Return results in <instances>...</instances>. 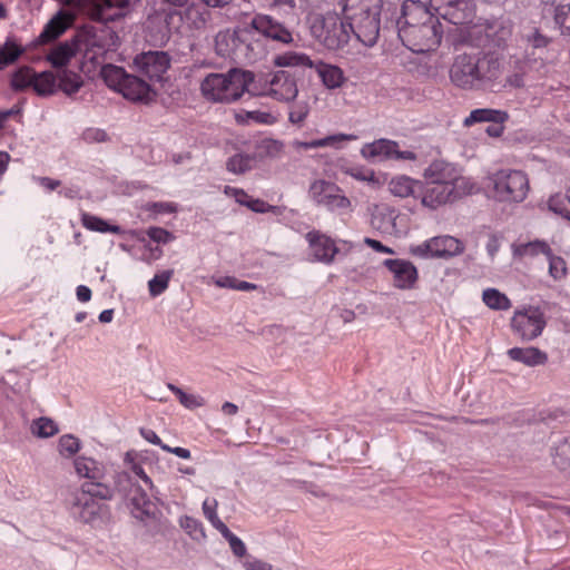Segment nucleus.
Listing matches in <instances>:
<instances>
[{"label": "nucleus", "instance_id": "41", "mask_svg": "<svg viewBox=\"0 0 570 570\" xmlns=\"http://www.w3.org/2000/svg\"><path fill=\"white\" fill-rule=\"evenodd\" d=\"M255 161V156L236 154L227 160L226 167L228 171L239 175L250 170L254 167Z\"/></svg>", "mask_w": 570, "mask_h": 570}, {"label": "nucleus", "instance_id": "30", "mask_svg": "<svg viewBox=\"0 0 570 570\" xmlns=\"http://www.w3.org/2000/svg\"><path fill=\"white\" fill-rule=\"evenodd\" d=\"M511 326L520 338L532 340L534 337V312L531 308L515 312Z\"/></svg>", "mask_w": 570, "mask_h": 570}, {"label": "nucleus", "instance_id": "54", "mask_svg": "<svg viewBox=\"0 0 570 570\" xmlns=\"http://www.w3.org/2000/svg\"><path fill=\"white\" fill-rule=\"evenodd\" d=\"M21 50L13 43L7 42L4 47L0 46V66H6L16 61Z\"/></svg>", "mask_w": 570, "mask_h": 570}, {"label": "nucleus", "instance_id": "27", "mask_svg": "<svg viewBox=\"0 0 570 570\" xmlns=\"http://www.w3.org/2000/svg\"><path fill=\"white\" fill-rule=\"evenodd\" d=\"M396 210L387 205H374L371 209V225L374 229L392 234L395 232Z\"/></svg>", "mask_w": 570, "mask_h": 570}, {"label": "nucleus", "instance_id": "45", "mask_svg": "<svg viewBox=\"0 0 570 570\" xmlns=\"http://www.w3.org/2000/svg\"><path fill=\"white\" fill-rule=\"evenodd\" d=\"M167 387L178 397L180 404L186 409H197L205 404L202 396L184 392L180 387L169 383Z\"/></svg>", "mask_w": 570, "mask_h": 570}, {"label": "nucleus", "instance_id": "11", "mask_svg": "<svg viewBox=\"0 0 570 570\" xmlns=\"http://www.w3.org/2000/svg\"><path fill=\"white\" fill-rule=\"evenodd\" d=\"M463 250V244L449 235L435 236L409 247L410 254L421 259L449 258L460 255Z\"/></svg>", "mask_w": 570, "mask_h": 570}, {"label": "nucleus", "instance_id": "58", "mask_svg": "<svg viewBox=\"0 0 570 570\" xmlns=\"http://www.w3.org/2000/svg\"><path fill=\"white\" fill-rule=\"evenodd\" d=\"M537 509H543L547 511H549V510L560 511L570 517V507L557 505L553 502L548 501V500H541V499L537 498Z\"/></svg>", "mask_w": 570, "mask_h": 570}, {"label": "nucleus", "instance_id": "20", "mask_svg": "<svg viewBox=\"0 0 570 570\" xmlns=\"http://www.w3.org/2000/svg\"><path fill=\"white\" fill-rule=\"evenodd\" d=\"M438 21V14L430 6V0H406L402 6V17L397 20V28Z\"/></svg>", "mask_w": 570, "mask_h": 570}, {"label": "nucleus", "instance_id": "12", "mask_svg": "<svg viewBox=\"0 0 570 570\" xmlns=\"http://www.w3.org/2000/svg\"><path fill=\"white\" fill-rule=\"evenodd\" d=\"M78 45L80 50L83 49L85 58L91 62H97L104 58L109 51L116 50L118 47V36L116 32L108 28H102L97 31H87L78 37Z\"/></svg>", "mask_w": 570, "mask_h": 570}, {"label": "nucleus", "instance_id": "23", "mask_svg": "<svg viewBox=\"0 0 570 570\" xmlns=\"http://www.w3.org/2000/svg\"><path fill=\"white\" fill-rule=\"evenodd\" d=\"M73 466L77 475L87 479L88 482L81 487H96L97 484H106L104 479L107 470L106 465L89 456H78L73 461Z\"/></svg>", "mask_w": 570, "mask_h": 570}, {"label": "nucleus", "instance_id": "5", "mask_svg": "<svg viewBox=\"0 0 570 570\" xmlns=\"http://www.w3.org/2000/svg\"><path fill=\"white\" fill-rule=\"evenodd\" d=\"M115 489L108 484L96 487H80L70 492L67 499V508L71 517L82 523H94L99 519L101 504L99 500H111Z\"/></svg>", "mask_w": 570, "mask_h": 570}, {"label": "nucleus", "instance_id": "52", "mask_svg": "<svg viewBox=\"0 0 570 570\" xmlns=\"http://www.w3.org/2000/svg\"><path fill=\"white\" fill-rule=\"evenodd\" d=\"M229 543L233 553L237 557H244L246 554V547L244 542L235 535L226 525L218 531Z\"/></svg>", "mask_w": 570, "mask_h": 570}, {"label": "nucleus", "instance_id": "50", "mask_svg": "<svg viewBox=\"0 0 570 570\" xmlns=\"http://www.w3.org/2000/svg\"><path fill=\"white\" fill-rule=\"evenodd\" d=\"M283 149H284L283 142L279 140H276V139H272V138L263 139L258 145V154H259V156H264V157H271V158L279 157L281 154L283 153Z\"/></svg>", "mask_w": 570, "mask_h": 570}, {"label": "nucleus", "instance_id": "28", "mask_svg": "<svg viewBox=\"0 0 570 570\" xmlns=\"http://www.w3.org/2000/svg\"><path fill=\"white\" fill-rule=\"evenodd\" d=\"M509 119L505 110L492 108L473 109L463 120L464 127H471L479 122L504 124Z\"/></svg>", "mask_w": 570, "mask_h": 570}, {"label": "nucleus", "instance_id": "44", "mask_svg": "<svg viewBox=\"0 0 570 570\" xmlns=\"http://www.w3.org/2000/svg\"><path fill=\"white\" fill-rule=\"evenodd\" d=\"M174 275L173 269L163 271L158 274H156L149 282H148V289L149 294L153 297H157L160 294H163L169 285V281Z\"/></svg>", "mask_w": 570, "mask_h": 570}, {"label": "nucleus", "instance_id": "48", "mask_svg": "<svg viewBox=\"0 0 570 570\" xmlns=\"http://www.w3.org/2000/svg\"><path fill=\"white\" fill-rule=\"evenodd\" d=\"M31 432L38 438H50L58 433V426L51 419L40 417L33 421Z\"/></svg>", "mask_w": 570, "mask_h": 570}, {"label": "nucleus", "instance_id": "57", "mask_svg": "<svg viewBox=\"0 0 570 570\" xmlns=\"http://www.w3.org/2000/svg\"><path fill=\"white\" fill-rule=\"evenodd\" d=\"M180 525L185 529L189 534L197 535L203 534V525L202 522L191 517H184L180 519Z\"/></svg>", "mask_w": 570, "mask_h": 570}, {"label": "nucleus", "instance_id": "6", "mask_svg": "<svg viewBox=\"0 0 570 570\" xmlns=\"http://www.w3.org/2000/svg\"><path fill=\"white\" fill-rule=\"evenodd\" d=\"M100 76L110 89L130 101L148 104L154 100L155 92L150 86L140 78L127 73L122 67L105 65Z\"/></svg>", "mask_w": 570, "mask_h": 570}, {"label": "nucleus", "instance_id": "32", "mask_svg": "<svg viewBox=\"0 0 570 570\" xmlns=\"http://www.w3.org/2000/svg\"><path fill=\"white\" fill-rule=\"evenodd\" d=\"M421 187L422 181L404 175L393 177L389 183V190L391 194L400 198H406L410 196L419 197V190Z\"/></svg>", "mask_w": 570, "mask_h": 570}, {"label": "nucleus", "instance_id": "26", "mask_svg": "<svg viewBox=\"0 0 570 570\" xmlns=\"http://www.w3.org/2000/svg\"><path fill=\"white\" fill-rule=\"evenodd\" d=\"M79 50L80 46L78 45V40L75 38L53 47L46 56V59L57 70L67 69L66 67Z\"/></svg>", "mask_w": 570, "mask_h": 570}, {"label": "nucleus", "instance_id": "36", "mask_svg": "<svg viewBox=\"0 0 570 570\" xmlns=\"http://www.w3.org/2000/svg\"><path fill=\"white\" fill-rule=\"evenodd\" d=\"M56 78L57 89H60L67 96L78 92L83 85L82 77L69 69L57 70Z\"/></svg>", "mask_w": 570, "mask_h": 570}, {"label": "nucleus", "instance_id": "53", "mask_svg": "<svg viewBox=\"0 0 570 570\" xmlns=\"http://www.w3.org/2000/svg\"><path fill=\"white\" fill-rule=\"evenodd\" d=\"M511 360L522 362L528 366L534 365V348L513 347L508 351Z\"/></svg>", "mask_w": 570, "mask_h": 570}, {"label": "nucleus", "instance_id": "16", "mask_svg": "<svg viewBox=\"0 0 570 570\" xmlns=\"http://www.w3.org/2000/svg\"><path fill=\"white\" fill-rule=\"evenodd\" d=\"M430 6L438 18L455 26L470 23L474 18V6L470 0H430Z\"/></svg>", "mask_w": 570, "mask_h": 570}, {"label": "nucleus", "instance_id": "8", "mask_svg": "<svg viewBox=\"0 0 570 570\" xmlns=\"http://www.w3.org/2000/svg\"><path fill=\"white\" fill-rule=\"evenodd\" d=\"M312 37L328 50H340L347 45L351 33L345 23L336 13L314 14L309 20Z\"/></svg>", "mask_w": 570, "mask_h": 570}, {"label": "nucleus", "instance_id": "10", "mask_svg": "<svg viewBox=\"0 0 570 570\" xmlns=\"http://www.w3.org/2000/svg\"><path fill=\"white\" fill-rule=\"evenodd\" d=\"M425 183L455 187L459 189L473 191L475 184L471 179L463 177L460 169L443 159L433 160L423 171Z\"/></svg>", "mask_w": 570, "mask_h": 570}, {"label": "nucleus", "instance_id": "42", "mask_svg": "<svg viewBox=\"0 0 570 570\" xmlns=\"http://www.w3.org/2000/svg\"><path fill=\"white\" fill-rule=\"evenodd\" d=\"M36 71L30 67L19 68L12 76L11 86L14 90L32 88Z\"/></svg>", "mask_w": 570, "mask_h": 570}, {"label": "nucleus", "instance_id": "49", "mask_svg": "<svg viewBox=\"0 0 570 570\" xmlns=\"http://www.w3.org/2000/svg\"><path fill=\"white\" fill-rule=\"evenodd\" d=\"M58 450L62 456L70 458L80 450V441L71 434H65L59 439Z\"/></svg>", "mask_w": 570, "mask_h": 570}, {"label": "nucleus", "instance_id": "31", "mask_svg": "<svg viewBox=\"0 0 570 570\" xmlns=\"http://www.w3.org/2000/svg\"><path fill=\"white\" fill-rule=\"evenodd\" d=\"M357 136L353 134H335L331 135L321 139H314L311 141H301L295 140L293 142V146L295 149H315V148H323V147H334L340 148L341 144L344 141H352L356 140Z\"/></svg>", "mask_w": 570, "mask_h": 570}, {"label": "nucleus", "instance_id": "60", "mask_svg": "<svg viewBox=\"0 0 570 570\" xmlns=\"http://www.w3.org/2000/svg\"><path fill=\"white\" fill-rule=\"evenodd\" d=\"M243 205L247 206L248 208L256 213H266L272 208V206H269L267 203L261 199H252L249 197L245 199V203Z\"/></svg>", "mask_w": 570, "mask_h": 570}, {"label": "nucleus", "instance_id": "62", "mask_svg": "<svg viewBox=\"0 0 570 570\" xmlns=\"http://www.w3.org/2000/svg\"><path fill=\"white\" fill-rule=\"evenodd\" d=\"M131 501L136 508L141 510L142 514H149L150 501L146 493H140L139 497H134Z\"/></svg>", "mask_w": 570, "mask_h": 570}, {"label": "nucleus", "instance_id": "51", "mask_svg": "<svg viewBox=\"0 0 570 570\" xmlns=\"http://www.w3.org/2000/svg\"><path fill=\"white\" fill-rule=\"evenodd\" d=\"M309 114V104L299 100L294 104L288 112V120L294 125H302Z\"/></svg>", "mask_w": 570, "mask_h": 570}, {"label": "nucleus", "instance_id": "13", "mask_svg": "<svg viewBox=\"0 0 570 570\" xmlns=\"http://www.w3.org/2000/svg\"><path fill=\"white\" fill-rule=\"evenodd\" d=\"M308 196L318 206L331 212H346L351 209V200L343 194L342 189L334 183L324 179L311 184Z\"/></svg>", "mask_w": 570, "mask_h": 570}, {"label": "nucleus", "instance_id": "2", "mask_svg": "<svg viewBox=\"0 0 570 570\" xmlns=\"http://www.w3.org/2000/svg\"><path fill=\"white\" fill-rule=\"evenodd\" d=\"M255 76L252 71L232 68L227 72H210L199 85L203 98L215 104H233L245 92L252 94Z\"/></svg>", "mask_w": 570, "mask_h": 570}, {"label": "nucleus", "instance_id": "61", "mask_svg": "<svg viewBox=\"0 0 570 570\" xmlns=\"http://www.w3.org/2000/svg\"><path fill=\"white\" fill-rule=\"evenodd\" d=\"M224 194L229 197H234L235 200L243 205L245 203V199L248 198V195L240 188H235L230 186L224 187Z\"/></svg>", "mask_w": 570, "mask_h": 570}, {"label": "nucleus", "instance_id": "40", "mask_svg": "<svg viewBox=\"0 0 570 570\" xmlns=\"http://www.w3.org/2000/svg\"><path fill=\"white\" fill-rule=\"evenodd\" d=\"M236 121L238 124H262V125H273L276 122V117L268 111L263 110H250V111H242L235 115Z\"/></svg>", "mask_w": 570, "mask_h": 570}, {"label": "nucleus", "instance_id": "18", "mask_svg": "<svg viewBox=\"0 0 570 570\" xmlns=\"http://www.w3.org/2000/svg\"><path fill=\"white\" fill-rule=\"evenodd\" d=\"M361 155L365 159L380 160H416V154L411 150H400L399 142L381 138L372 142L365 144L361 149Z\"/></svg>", "mask_w": 570, "mask_h": 570}, {"label": "nucleus", "instance_id": "22", "mask_svg": "<svg viewBox=\"0 0 570 570\" xmlns=\"http://www.w3.org/2000/svg\"><path fill=\"white\" fill-rule=\"evenodd\" d=\"M305 238L308 243L313 261L324 264H331L334 261L338 248L331 237L318 230H311L306 234Z\"/></svg>", "mask_w": 570, "mask_h": 570}, {"label": "nucleus", "instance_id": "56", "mask_svg": "<svg viewBox=\"0 0 570 570\" xmlns=\"http://www.w3.org/2000/svg\"><path fill=\"white\" fill-rule=\"evenodd\" d=\"M81 138L87 144L104 142L107 140V134L105 130L99 128H87L82 132Z\"/></svg>", "mask_w": 570, "mask_h": 570}, {"label": "nucleus", "instance_id": "25", "mask_svg": "<svg viewBox=\"0 0 570 570\" xmlns=\"http://www.w3.org/2000/svg\"><path fill=\"white\" fill-rule=\"evenodd\" d=\"M73 13L59 10L43 27L38 37L40 43H48L59 38L73 21Z\"/></svg>", "mask_w": 570, "mask_h": 570}, {"label": "nucleus", "instance_id": "17", "mask_svg": "<svg viewBox=\"0 0 570 570\" xmlns=\"http://www.w3.org/2000/svg\"><path fill=\"white\" fill-rule=\"evenodd\" d=\"M472 193L473 191L455 187L422 183V187L419 190V198L421 199L422 206L434 210Z\"/></svg>", "mask_w": 570, "mask_h": 570}, {"label": "nucleus", "instance_id": "7", "mask_svg": "<svg viewBox=\"0 0 570 570\" xmlns=\"http://www.w3.org/2000/svg\"><path fill=\"white\" fill-rule=\"evenodd\" d=\"M491 197L505 204L521 203L525 199L530 183L528 176L515 169H500L489 176Z\"/></svg>", "mask_w": 570, "mask_h": 570}, {"label": "nucleus", "instance_id": "3", "mask_svg": "<svg viewBox=\"0 0 570 570\" xmlns=\"http://www.w3.org/2000/svg\"><path fill=\"white\" fill-rule=\"evenodd\" d=\"M382 0H342L350 33L366 47L376 43L381 30Z\"/></svg>", "mask_w": 570, "mask_h": 570}, {"label": "nucleus", "instance_id": "35", "mask_svg": "<svg viewBox=\"0 0 570 570\" xmlns=\"http://www.w3.org/2000/svg\"><path fill=\"white\" fill-rule=\"evenodd\" d=\"M274 65L277 67H291L299 69H314L316 60H313L304 52L287 51L275 57Z\"/></svg>", "mask_w": 570, "mask_h": 570}, {"label": "nucleus", "instance_id": "33", "mask_svg": "<svg viewBox=\"0 0 570 570\" xmlns=\"http://www.w3.org/2000/svg\"><path fill=\"white\" fill-rule=\"evenodd\" d=\"M314 69L327 89L340 88L345 81L344 72L337 66L316 60Z\"/></svg>", "mask_w": 570, "mask_h": 570}, {"label": "nucleus", "instance_id": "9", "mask_svg": "<svg viewBox=\"0 0 570 570\" xmlns=\"http://www.w3.org/2000/svg\"><path fill=\"white\" fill-rule=\"evenodd\" d=\"M402 43L413 52H426L439 47L442 39L440 22H425L397 28Z\"/></svg>", "mask_w": 570, "mask_h": 570}, {"label": "nucleus", "instance_id": "39", "mask_svg": "<svg viewBox=\"0 0 570 570\" xmlns=\"http://www.w3.org/2000/svg\"><path fill=\"white\" fill-rule=\"evenodd\" d=\"M483 303L491 309L507 311L511 307L508 296L497 288H487L482 293Z\"/></svg>", "mask_w": 570, "mask_h": 570}, {"label": "nucleus", "instance_id": "47", "mask_svg": "<svg viewBox=\"0 0 570 570\" xmlns=\"http://www.w3.org/2000/svg\"><path fill=\"white\" fill-rule=\"evenodd\" d=\"M202 508L204 515L217 531L226 527V524L219 519L217 514L218 502L216 499L206 498Z\"/></svg>", "mask_w": 570, "mask_h": 570}, {"label": "nucleus", "instance_id": "37", "mask_svg": "<svg viewBox=\"0 0 570 570\" xmlns=\"http://www.w3.org/2000/svg\"><path fill=\"white\" fill-rule=\"evenodd\" d=\"M32 89L39 96H51L57 91V78L52 71L36 72Z\"/></svg>", "mask_w": 570, "mask_h": 570}, {"label": "nucleus", "instance_id": "15", "mask_svg": "<svg viewBox=\"0 0 570 570\" xmlns=\"http://www.w3.org/2000/svg\"><path fill=\"white\" fill-rule=\"evenodd\" d=\"M252 94L269 96L277 101L291 102L297 97L298 88L296 80L287 71L279 70L267 77L263 90H258L252 85Z\"/></svg>", "mask_w": 570, "mask_h": 570}, {"label": "nucleus", "instance_id": "14", "mask_svg": "<svg viewBox=\"0 0 570 570\" xmlns=\"http://www.w3.org/2000/svg\"><path fill=\"white\" fill-rule=\"evenodd\" d=\"M254 33V39L263 37L281 45H291L294 41L293 32L281 21L269 14H256L247 24Z\"/></svg>", "mask_w": 570, "mask_h": 570}, {"label": "nucleus", "instance_id": "63", "mask_svg": "<svg viewBox=\"0 0 570 570\" xmlns=\"http://www.w3.org/2000/svg\"><path fill=\"white\" fill-rule=\"evenodd\" d=\"M214 284L220 288L236 289L237 278L234 276H219L214 278Z\"/></svg>", "mask_w": 570, "mask_h": 570}, {"label": "nucleus", "instance_id": "55", "mask_svg": "<svg viewBox=\"0 0 570 570\" xmlns=\"http://www.w3.org/2000/svg\"><path fill=\"white\" fill-rule=\"evenodd\" d=\"M147 235L151 240L156 243L167 244L174 239L173 234L161 227L148 228Z\"/></svg>", "mask_w": 570, "mask_h": 570}, {"label": "nucleus", "instance_id": "59", "mask_svg": "<svg viewBox=\"0 0 570 570\" xmlns=\"http://www.w3.org/2000/svg\"><path fill=\"white\" fill-rule=\"evenodd\" d=\"M513 256L514 257H523L525 255H532L534 253V243L528 242L522 244H513Z\"/></svg>", "mask_w": 570, "mask_h": 570}, {"label": "nucleus", "instance_id": "1", "mask_svg": "<svg viewBox=\"0 0 570 570\" xmlns=\"http://www.w3.org/2000/svg\"><path fill=\"white\" fill-rule=\"evenodd\" d=\"M502 75L501 59L481 51L456 55L449 70L451 82L464 90H493L501 83Z\"/></svg>", "mask_w": 570, "mask_h": 570}, {"label": "nucleus", "instance_id": "46", "mask_svg": "<svg viewBox=\"0 0 570 570\" xmlns=\"http://www.w3.org/2000/svg\"><path fill=\"white\" fill-rule=\"evenodd\" d=\"M548 206L551 212L570 219V189L566 195L557 194L551 196Z\"/></svg>", "mask_w": 570, "mask_h": 570}, {"label": "nucleus", "instance_id": "43", "mask_svg": "<svg viewBox=\"0 0 570 570\" xmlns=\"http://www.w3.org/2000/svg\"><path fill=\"white\" fill-rule=\"evenodd\" d=\"M124 461L125 463L128 465V468L130 469V471L132 473H135L137 476H139L150 489V491L153 492V495L155 498H158V495L160 494V492L158 491V489L154 485L151 479L146 474L145 470L142 469V466L137 463L135 461V453L134 452H126L125 454V458H124Z\"/></svg>", "mask_w": 570, "mask_h": 570}, {"label": "nucleus", "instance_id": "34", "mask_svg": "<svg viewBox=\"0 0 570 570\" xmlns=\"http://www.w3.org/2000/svg\"><path fill=\"white\" fill-rule=\"evenodd\" d=\"M541 30L552 29L559 30L564 4H556L554 1H542L541 3Z\"/></svg>", "mask_w": 570, "mask_h": 570}, {"label": "nucleus", "instance_id": "19", "mask_svg": "<svg viewBox=\"0 0 570 570\" xmlns=\"http://www.w3.org/2000/svg\"><path fill=\"white\" fill-rule=\"evenodd\" d=\"M134 65L141 75L160 81L170 67V57L165 51L141 52L135 57Z\"/></svg>", "mask_w": 570, "mask_h": 570}, {"label": "nucleus", "instance_id": "29", "mask_svg": "<svg viewBox=\"0 0 570 570\" xmlns=\"http://www.w3.org/2000/svg\"><path fill=\"white\" fill-rule=\"evenodd\" d=\"M542 254L544 263L548 265L549 274L554 279H561L567 274V264L560 256H556L549 245L537 239V254Z\"/></svg>", "mask_w": 570, "mask_h": 570}, {"label": "nucleus", "instance_id": "38", "mask_svg": "<svg viewBox=\"0 0 570 570\" xmlns=\"http://www.w3.org/2000/svg\"><path fill=\"white\" fill-rule=\"evenodd\" d=\"M82 226L92 232L121 234L122 229L118 225H110L106 220L95 215L82 213Z\"/></svg>", "mask_w": 570, "mask_h": 570}, {"label": "nucleus", "instance_id": "64", "mask_svg": "<svg viewBox=\"0 0 570 570\" xmlns=\"http://www.w3.org/2000/svg\"><path fill=\"white\" fill-rule=\"evenodd\" d=\"M559 30L561 31L562 35L570 36V3L564 4L563 14H562Z\"/></svg>", "mask_w": 570, "mask_h": 570}, {"label": "nucleus", "instance_id": "4", "mask_svg": "<svg viewBox=\"0 0 570 570\" xmlns=\"http://www.w3.org/2000/svg\"><path fill=\"white\" fill-rule=\"evenodd\" d=\"M215 52L235 61L255 62L267 53L262 40L254 39V33L247 29L220 30L214 40Z\"/></svg>", "mask_w": 570, "mask_h": 570}, {"label": "nucleus", "instance_id": "24", "mask_svg": "<svg viewBox=\"0 0 570 570\" xmlns=\"http://www.w3.org/2000/svg\"><path fill=\"white\" fill-rule=\"evenodd\" d=\"M549 455L551 464L570 479V436L551 435Z\"/></svg>", "mask_w": 570, "mask_h": 570}, {"label": "nucleus", "instance_id": "21", "mask_svg": "<svg viewBox=\"0 0 570 570\" xmlns=\"http://www.w3.org/2000/svg\"><path fill=\"white\" fill-rule=\"evenodd\" d=\"M383 264L392 274V282L395 288L407 291L415 287L419 279V272L412 262L390 258L385 259Z\"/></svg>", "mask_w": 570, "mask_h": 570}]
</instances>
